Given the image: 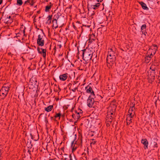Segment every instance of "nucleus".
<instances>
[{
  "label": "nucleus",
  "instance_id": "nucleus-54",
  "mask_svg": "<svg viewBox=\"0 0 160 160\" xmlns=\"http://www.w3.org/2000/svg\"><path fill=\"white\" fill-rule=\"evenodd\" d=\"M78 81H74L72 83V85H74L75 84H76L77 83H78Z\"/></svg>",
  "mask_w": 160,
  "mask_h": 160
},
{
  "label": "nucleus",
  "instance_id": "nucleus-6",
  "mask_svg": "<svg viewBox=\"0 0 160 160\" xmlns=\"http://www.w3.org/2000/svg\"><path fill=\"white\" fill-rule=\"evenodd\" d=\"M156 75L155 72L151 71L150 73H148V79L151 82H153L155 79Z\"/></svg>",
  "mask_w": 160,
  "mask_h": 160
},
{
  "label": "nucleus",
  "instance_id": "nucleus-57",
  "mask_svg": "<svg viewBox=\"0 0 160 160\" xmlns=\"http://www.w3.org/2000/svg\"><path fill=\"white\" fill-rule=\"evenodd\" d=\"M57 46L58 47H59V48H61L62 46V45L61 44H58Z\"/></svg>",
  "mask_w": 160,
  "mask_h": 160
},
{
  "label": "nucleus",
  "instance_id": "nucleus-64",
  "mask_svg": "<svg viewBox=\"0 0 160 160\" xmlns=\"http://www.w3.org/2000/svg\"><path fill=\"white\" fill-rule=\"evenodd\" d=\"M74 158L75 160H77V158L76 156L74 155Z\"/></svg>",
  "mask_w": 160,
  "mask_h": 160
},
{
  "label": "nucleus",
  "instance_id": "nucleus-20",
  "mask_svg": "<svg viewBox=\"0 0 160 160\" xmlns=\"http://www.w3.org/2000/svg\"><path fill=\"white\" fill-rule=\"evenodd\" d=\"M52 15H49L47 17L48 19L47 20L46 23H48L50 24L51 23Z\"/></svg>",
  "mask_w": 160,
  "mask_h": 160
},
{
  "label": "nucleus",
  "instance_id": "nucleus-53",
  "mask_svg": "<svg viewBox=\"0 0 160 160\" xmlns=\"http://www.w3.org/2000/svg\"><path fill=\"white\" fill-rule=\"evenodd\" d=\"M133 108H131V107L130 108V109L129 111V113H130V112H133Z\"/></svg>",
  "mask_w": 160,
  "mask_h": 160
},
{
  "label": "nucleus",
  "instance_id": "nucleus-48",
  "mask_svg": "<svg viewBox=\"0 0 160 160\" xmlns=\"http://www.w3.org/2000/svg\"><path fill=\"white\" fill-rule=\"evenodd\" d=\"M153 146H154L153 147L154 148H157L158 147V145H157V143L154 142Z\"/></svg>",
  "mask_w": 160,
  "mask_h": 160
},
{
  "label": "nucleus",
  "instance_id": "nucleus-7",
  "mask_svg": "<svg viewBox=\"0 0 160 160\" xmlns=\"http://www.w3.org/2000/svg\"><path fill=\"white\" fill-rule=\"evenodd\" d=\"M116 50H113L112 48H110L108 51L107 57L109 58H116L115 56Z\"/></svg>",
  "mask_w": 160,
  "mask_h": 160
},
{
  "label": "nucleus",
  "instance_id": "nucleus-13",
  "mask_svg": "<svg viewBox=\"0 0 160 160\" xmlns=\"http://www.w3.org/2000/svg\"><path fill=\"white\" fill-rule=\"evenodd\" d=\"M61 14L59 12H58L55 14L54 16L53 19L52 21V22H54V21H57L58 19L59 18L60 16H61Z\"/></svg>",
  "mask_w": 160,
  "mask_h": 160
},
{
  "label": "nucleus",
  "instance_id": "nucleus-33",
  "mask_svg": "<svg viewBox=\"0 0 160 160\" xmlns=\"http://www.w3.org/2000/svg\"><path fill=\"white\" fill-rule=\"evenodd\" d=\"M19 8H18L17 9H16V10L15 11H14V14H15V16L18 15V16H20L19 15Z\"/></svg>",
  "mask_w": 160,
  "mask_h": 160
},
{
  "label": "nucleus",
  "instance_id": "nucleus-40",
  "mask_svg": "<svg viewBox=\"0 0 160 160\" xmlns=\"http://www.w3.org/2000/svg\"><path fill=\"white\" fill-rule=\"evenodd\" d=\"M107 126H109L110 125V124L112 122V121L110 120H108L107 121Z\"/></svg>",
  "mask_w": 160,
  "mask_h": 160
},
{
  "label": "nucleus",
  "instance_id": "nucleus-26",
  "mask_svg": "<svg viewBox=\"0 0 160 160\" xmlns=\"http://www.w3.org/2000/svg\"><path fill=\"white\" fill-rule=\"evenodd\" d=\"M52 23H53L52 27H54L55 29L58 28V26L57 21H54V22H52Z\"/></svg>",
  "mask_w": 160,
  "mask_h": 160
},
{
  "label": "nucleus",
  "instance_id": "nucleus-9",
  "mask_svg": "<svg viewBox=\"0 0 160 160\" xmlns=\"http://www.w3.org/2000/svg\"><path fill=\"white\" fill-rule=\"evenodd\" d=\"M93 4H92V6H90L89 7V2H88V9L89 10V9H97L98 8L99 6L100 5V3H98L96 4H95V5H93Z\"/></svg>",
  "mask_w": 160,
  "mask_h": 160
},
{
  "label": "nucleus",
  "instance_id": "nucleus-18",
  "mask_svg": "<svg viewBox=\"0 0 160 160\" xmlns=\"http://www.w3.org/2000/svg\"><path fill=\"white\" fill-rule=\"evenodd\" d=\"M115 116L110 115L108 113L106 117V121L109 119L110 120L112 121V120L115 118Z\"/></svg>",
  "mask_w": 160,
  "mask_h": 160
},
{
  "label": "nucleus",
  "instance_id": "nucleus-21",
  "mask_svg": "<svg viewBox=\"0 0 160 160\" xmlns=\"http://www.w3.org/2000/svg\"><path fill=\"white\" fill-rule=\"evenodd\" d=\"M113 106H114V108H115L112 111V112H108V113H109L110 115L115 116V113H114L116 111V109L117 108V106H116L115 105H113Z\"/></svg>",
  "mask_w": 160,
  "mask_h": 160
},
{
  "label": "nucleus",
  "instance_id": "nucleus-27",
  "mask_svg": "<svg viewBox=\"0 0 160 160\" xmlns=\"http://www.w3.org/2000/svg\"><path fill=\"white\" fill-rule=\"evenodd\" d=\"M51 5H47L45 7V11L46 12H48L51 9Z\"/></svg>",
  "mask_w": 160,
  "mask_h": 160
},
{
  "label": "nucleus",
  "instance_id": "nucleus-22",
  "mask_svg": "<svg viewBox=\"0 0 160 160\" xmlns=\"http://www.w3.org/2000/svg\"><path fill=\"white\" fill-rule=\"evenodd\" d=\"M150 69L151 70V71L155 72L156 70H157V67L155 65H152Z\"/></svg>",
  "mask_w": 160,
  "mask_h": 160
},
{
  "label": "nucleus",
  "instance_id": "nucleus-28",
  "mask_svg": "<svg viewBox=\"0 0 160 160\" xmlns=\"http://www.w3.org/2000/svg\"><path fill=\"white\" fill-rule=\"evenodd\" d=\"M91 95L89 96V97H91V98H96V96L95 95L94 92L93 90L92 92L90 93Z\"/></svg>",
  "mask_w": 160,
  "mask_h": 160
},
{
  "label": "nucleus",
  "instance_id": "nucleus-63",
  "mask_svg": "<svg viewBox=\"0 0 160 160\" xmlns=\"http://www.w3.org/2000/svg\"><path fill=\"white\" fill-rule=\"evenodd\" d=\"M53 4H52V3L51 2H50L49 3V5H51V7H52V6Z\"/></svg>",
  "mask_w": 160,
  "mask_h": 160
},
{
  "label": "nucleus",
  "instance_id": "nucleus-38",
  "mask_svg": "<svg viewBox=\"0 0 160 160\" xmlns=\"http://www.w3.org/2000/svg\"><path fill=\"white\" fill-rule=\"evenodd\" d=\"M92 141L90 143V146L91 147L92 145H95L96 144V141L94 139H92L91 140Z\"/></svg>",
  "mask_w": 160,
  "mask_h": 160
},
{
  "label": "nucleus",
  "instance_id": "nucleus-47",
  "mask_svg": "<svg viewBox=\"0 0 160 160\" xmlns=\"http://www.w3.org/2000/svg\"><path fill=\"white\" fill-rule=\"evenodd\" d=\"M72 147V151H75L77 149V147H75L74 145L73 146V147Z\"/></svg>",
  "mask_w": 160,
  "mask_h": 160
},
{
  "label": "nucleus",
  "instance_id": "nucleus-15",
  "mask_svg": "<svg viewBox=\"0 0 160 160\" xmlns=\"http://www.w3.org/2000/svg\"><path fill=\"white\" fill-rule=\"evenodd\" d=\"M139 3L142 6V8L144 10H148V8L146 4L142 1L139 2Z\"/></svg>",
  "mask_w": 160,
  "mask_h": 160
},
{
  "label": "nucleus",
  "instance_id": "nucleus-50",
  "mask_svg": "<svg viewBox=\"0 0 160 160\" xmlns=\"http://www.w3.org/2000/svg\"><path fill=\"white\" fill-rule=\"evenodd\" d=\"M16 4L20 6V0H17Z\"/></svg>",
  "mask_w": 160,
  "mask_h": 160
},
{
  "label": "nucleus",
  "instance_id": "nucleus-16",
  "mask_svg": "<svg viewBox=\"0 0 160 160\" xmlns=\"http://www.w3.org/2000/svg\"><path fill=\"white\" fill-rule=\"evenodd\" d=\"M53 107V105H49L47 107H45L44 108V110L47 111V112H49L51 111Z\"/></svg>",
  "mask_w": 160,
  "mask_h": 160
},
{
  "label": "nucleus",
  "instance_id": "nucleus-52",
  "mask_svg": "<svg viewBox=\"0 0 160 160\" xmlns=\"http://www.w3.org/2000/svg\"><path fill=\"white\" fill-rule=\"evenodd\" d=\"M72 117L73 118H75V119H76V115L75 114H72Z\"/></svg>",
  "mask_w": 160,
  "mask_h": 160
},
{
  "label": "nucleus",
  "instance_id": "nucleus-56",
  "mask_svg": "<svg viewBox=\"0 0 160 160\" xmlns=\"http://www.w3.org/2000/svg\"><path fill=\"white\" fill-rule=\"evenodd\" d=\"M153 46L154 47H156L157 48V49H156V50H157V49H158V46H157V45H156V44H153Z\"/></svg>",
  "mask_w": 160,
  "mask_h": 160
},
{
  "label": "nucleus",
  "instance_id": "nucleus-19",
  "mask_svg": "<svg viewBox=\"0 0 160 160\" xmlns=\"http://www.w3.org/2000/svg\"><path fill=\"white\" fill-rule=\"evenodd\" d=\"M99 1L98 0H91L89 2V4H90V6H92V4H93V5L96 4L98 3Z\"/></svg>",
  "mask_w": 160,
  "mask_h": 160
},
{
  "label": "nucleus",
  "instance_id": "nucleus-45",
  "mask_svg": "<svg viewBox=\"0 0 160 160\" xmlns=\"http://www.w3.org/2000/svg\"><path fill=\"white\" fill-rule=\"evenodd\" d=\"M45 122L46 124H47L48 123V120L46 117H45Z\"/></svg>",
  "mask_w": 160,
  "mask_h": 160
},
{
  "label": "nucleus",
  "instance_id": "nucleus-34",
  "mask_svg": "<svg viewBox=\"0 0 160 160\" xmlns=\"http://www.w3.org/2000/svg\"><path fill=\"white\" fill-rule=\"evenodd\" d=\"M30 136H31L32 139L34 140L35 141H37V140H38L39 138L38 136L37 138H35V136H33L32 135V134L31 133L30 134Z\"/></svg>",
  "mask_w": 160,
  "mask_h": 160
},
{
  "label": "nucleus",
  "instance_id": "nucleus-60",
  "mask_svg": "<svg viewBox=\"0 0 160 160\" xmlns=\"http://www.w3.org/2000/svg\"><path fill=\"white\" fill-rule=\"evenodd\" d=\"M126 122H127V125H129L131 123L130 122H128L127 121H126Z\"/></svg>",
  "mask_w": 160,
  "mask_h": 160
},
{
  "label": "nucleus",
  "instance_id": "nucleus-46",
  "mask_svg": "<svg viewBox=\"0 0 160 160\" xmlns=\"http://www.w3.org/2000/svg\"><path fill=\"white\" fill-rule=\"evenodd\" d=\"M31 1L30 2V4L32 6L34 4V1L33 0H31Z\"/></svg>",
  "mask_w": 160,
  "mask_h": 160
},
{
  "label": "nucleus",
  "instance_id": "nucleus-41",
  "mask_svg": "<svg viewBox=\"0 0 160 160\" xmlns=\"http://www.w3.org/2000/svg\"><path fill=\"white\" fill-rule=\"evenodd\" d=\"M86 153L83 152L82 154V157H85L86 160H87V156L86 155Z\"/></svg>",
  "mask_w": 160,
  "mask_h": 160
},
{
  "label": "nucleus",
  "instance_id": "nucleus-31",
  "mask_svg": "<svg viewBox=\"0 0 160 160\" xmlns=\"http://www.w3.org/2000/svg\"><path fill=\"white\" fill-rule=\"evenodd\" d=\"M96 96V98L97 99H95V100H100L102 98V97L101 95L97 94Z\"/></svg>",
  "mask_w": 160,
  "mask_h": 160
},
{
  "label": "nucleus",
  "instance_id": "nucleus-44",
  "mask_svg": "<svg viewBox=\"0 0 160 160\" xmlns=\"http://www.w3.org/2000/svg\"><path fill=\"white\" fill-rule=\"evenodd\" d=\"M78 89V87H76L75 88H74L73 89H71V90L73 91V92H75L76 91V90H77Z\"/></svg>",
  "mask_w": 160,
  "mask_h": 160
},
{
  "label": "nucleus",
  "instance_id": "nucleus-24",
  "mask_svg": "<svg viewBox=\"0 0 160 160\" xmlns=\"http://www.w3.org/2000/svg\"><path fill=\"white\" fill-rule=\"evenodd\" d=\"M78 139H79V143L81 147L82 146V135L79 136Z\"/></svg>",
  "mask_w": 160,
  "mask_h": 160
},
{
  "label": "nucleus",
  "instance_id": "nucleus-39",
  "mask_svg": "<svg viewBox=\"0 0 160 160\" xmlns=\"http://www.w3.org/2000/svg\"><path fill=\"white\" fill-rule=\"evenodd\" d=\"M76 114V119H77V121L78 119H79V118L81 117L80 116V114L79 113H78V112L75 113Z\"/></svg>",
  "mask_w": 160,
  "mask_h": 160
},
{
  "label": "nucleus",
  "instance_id": "nucleus-55",
  "mask_svg": "<svg viewBox=\"0 0 160 160\" xmlns=\"http://www.w3.org/2000/svg\"><path fill=\"white\" fill-rule=\"evenodd\" d=\"M69 158H70V160H72V154H71L69 155Z\"/></svg>",
  "mask_w": 160,
  "mask_h": 160
},
{
  "label": "nucleus",
  "instance_id": "nucleus-35",
  "mask_svg": "<svg viewBox=\"0 0 160 160\" xmlns=\"http://www.w3.org/2000/svg\"><path fill=\"white\" fill-rule=\"evenodd\" d=\"M5 21H6V23H11L12 22V19H8V18H7L5 20Z\"/></svg>",
  "mask_w": 160,
  "mask_h": 160
},
{
  "label": "nucleus",
  "instance_id": "nucleus-25",
  "mask_svg": "<svg viewBox=\"0 0 160 160\" xmlns=\"http://www.w3.org/2000/svg\"><path fill=\"white\" fill-rule=\"evenodd\" d=\"M37 82V81H35V82L32 79H30L29 81V83L32 85L34 86L36 84V82Z\"/></svg>",
  "mask_w": 160,
  "mask_h": 160
},
{
  "label": "nucleus",
  "instance_id": "nucleus-29",
  "mask_svg": "<svg viewBox=\"0 0 160 160\" xmlns=\"http://www.w3.org/2000/svg\"><path fill=\"white\" fill-rule=\"evenodd\" d=\"M55 114L56 115L54 116L55 118H59V120L60 118L61 115L60 112H59L58 113L56 112Z\"/></svg>",
  "mask_w": 160,
  "mask_h": 160
},
{
  "label": "nucleus",
  "instance_id": "nucleus-42",
  "mask_svg": "<svg viewBox=\"0 0 160 160\" xmlns=\"http://www.w3.org/2000/svg\"><path fill=\"white\" fill-rule=\"evenodd\" d=\"M50 118H51V120H53L55 121H57V120H56V118H55V116H54V117L51 116L50 117Z\"/></svg>",
  "mask_w": 160,
  "mask_h": 160
},
{
  "label": "nucleus",
  "instance_id": "nucleus-62",
  "mask_svg": "<svg viewBox=\"0 0 160 160\" xmlns=\"http://www.w3.org/2000/svg\"><path fill=\"white\" fill-rule=\"evenodd\" d=\"M31 1V0H28L27 1H26L25 2H28L30 3V2Z\"/></svg>",
  "mask_w": 160,
  "mask_h": 160
},
{
  "label": "nucleus",
  "instance_id": "nucleus-5",
  "mask_svg": "<svg viewBox=\"0 0 160 160\" xmlns=\"http://www.w3.org/2000/svg\"><path fill=\"white\" fill-rule=\"evenodd\" d=\"M95 100L94 98H92L91 97H89L87 100V104L89 108L93 107Z\"/></svg>",
  "mask_w": 160,
  "mask_h": 160
},
{
  "label": "nucleus",
  "instance_id": "nucleus-8",
  "mask_svg": "<svg viewBox=\"0 0 160 160\" xmlns=\"http://www.w3.org/2000/svg\"><path fill=\"white\" fill-rule=\"evenodd\" d=\"M37 50L38 52L42 54L44 58L46 57V50L42 48H40L39 47L37 48Z\"/></svg>",
  "mask_w": 160,
  "mask_h": 160
},
{
  "label": "nucleus",
  "instance_id": "nucleus-2",
  "mask_svg": "<svg viewBox=\"0 0 160 160\" xmlns=\"http://www.w3.org/2000/svg\"><path fill=\"white\" fill-rule=\"evenodd\" d=\"M9 90L8 87L3 86L0 90V98L1 99H3L6 97Z\"/></svg>",
  "mask_w": 160,
  "mask_h": 160
},
{
  "label": "nucleus",
  "instance_id": "nucleus-12",
  "mask_svg": "<svg viewBox=\"0 0 160 160\" xmlns=\"http://www.w3.org/2000/svg\"><path fill=\"white\" fill-rule=\"evenodd\" d=\"M68 74L67 73L61 74L59 76V79L62 81H65L68 78Z\"/></svg>",
  "mask_w": 160,
  "mask_h": 160
},
{
  "label": "nucleus",
  "instance_id": "nucleus-37",
  "mask_svg": "<svg viewBox=\"0 0 160 160\" xmlns=\"http://www.w3.org/2000/svg\"><path fill=\"white\" fill-rule=\"evenodd\" d=\"M126 121L128 122H129L130 123L132 122V117H128L127 118Z\"/></svg>",
  "mask_w": 160,
  "mask_h": 160
},
{
  "label": "nucleus",
  "instance_id": "nucleus-32",
  "mask_svg": "<svg viewBox=\"0 0 160 160\" xmlns=\"http://www.w3.org/2000/svg\"><path fill=\"white\" fill-rule=\"evenodd\" d=\"M19 8H18L17 9H16V10L15 11H14V14H15V16L18 15V16H20L19 15Z\"/></svg>",
  "mask_w": 160,
  "mask_h": 160
},
{
  "label": "nucleus",
  "instance_id": "nucleus-1",
  "mask_svg": "<svg viewBox=\"0 0 160 160\" xmlns=\"http://www.w3.org/2000/svg\"><path fill=\"white\" fill-rule=\"evenodd\" d=\"M81 51L82 52V56L84 60L88 61L91 60L93 54L92 51L87 48L84 49Z\"/></svg>",
  "mask_w": 160,
  "mask_h": 160
},
{
  "label": "nucleus",
  "instance_id": "nucleus-59",
  "mask_svg": "<svg viewBox=\"0 0 160 160\" xmlns=\"http://www.w3.org/2000/svg\"><path fill=\"white\" fill-rule=\"evenodd\" d=\"M56 46H54V48H53V50L55 52L56 51Z\"/></svg>",
  "mask_w": 160,
  "mask_h": 160
},
{
  "label": "nucleus",
  "instance_id": "nucleus-49",
  "mask_svg": "<svg viewBox=\"0 0 160 160\" xmlns=\"http://www.w3.org/2000/svg\"><path fill=\"white\" fill-rule=\"evenodd\" d=\"M76 138H75V139L72 142V143H71V147H72L74 145V141L75 140Z\"/></svg>",
  "mask_w": 160,
  "mask_h": 160
},
{
  "label": "nucleus",
  "instance_id": "nucleus-14",
  "mask_svg": "<svg viewBox=\"0 0 160 160\" xmlns=\"http://www.w3.org/2000/svg\"><path fill=\"white\" fill-rule=\"evenodd\" d=\"M16 36L14 37V41L16 42H20V33L19 32H18L17 33H16Z\"/></svg>",
  "mask_w": 160,
  "mask_h": 160
},
{
  "label": "nucleus",
  "instance_id": "nucleus-11",
  "mask_svg": "<svg viewBox=\"0 0 160 160\" xmlns=\"http://www.w3.org/2000/svg\"><path fill=\"white\" fill-rule=\"evenodd\" d=\"M146 24H144L141 26V32L142 34H144L145 36H146V34H147L146 31Z\"/></svg>",
  "mask_w": 160,
  "mask_h": 160
},
{
  "label": "nucleus",
  "instance_id": "nucleus-36",
  "mask_svg": "<svg viewBox=\"0 0 160 160\" xmlns=\"http://www.w3.org/2000/svg\"><path fill=\"white\" fill-rule=\"evenodd\" d=\"M78 112V113H79L80 114L82 115V110L80 108H78L77 110H76L75 111V113Z\"/></svg>",
  "mask_w": 160,
  "mask_h": 160
},
{
  "label": "nucleus",
  "instance_id": "nucleus-10",
  "mask_svg": "<svg viewBox=\"0 0 160 160\" xmlns=\"http://www.w3.org/2000/svg\"><path fill=\"white\" fill-rule=\"evenodd\" d=\"M141 142L144 145V149H148V142L146 138L142 139Z\"/></svg>",
  "mask_w": 160,
  "mask_h": 160
},
{
  "label": "nucleus",
  "instance_id": "nucleus-51",
  "mask_svg": "<svg viewBox=\"0 0 160 160\" xmlns=\"http://www.w3.org/2000/svg\"><path fill=\"white\" fill-rule=\"evenodd\" d=\"M72 26L73 27V28H74V29L76 30V29H77V28L75 26V24H74V22H73L72 23Z\"/></svg>",
  "mask_w": 160,
  "mask_h": 160
},
{
  "label": "nucleus",
  "instance_id": "nucleus-4",
  "mask_svg": "<svg viewBox=\"0 0 160 160\" xmlns=\"http://www.w3.org/2000/svg\"><path fill=\"white\" fill-rule=\"evenodd\" d=\"M116 58H109L107 57V62L108 64V66L109 68L111 67L113 65V63L115 62Z\"/></svg>",
  "mask_w": 160,
  "mask_h": 160
},
{
  "label": "nucleus",
  "instance_id": "nucleus-30",
  "mask_svg": "<svg viewBox=\"0 0 160 160\" xmlns=\"http://www.w3.org/2000/svg\"><path fill=\"white\" fill-rule=\"evenodd\" d=\"M25 27H24L22 25L21 27V31H23V33L24 34V36H26L25 34Z\"/></svg>",
  "mask_w": 160,
  "mask_h": 160
},
{
  "label": "nucleus",
  "instance_id": "nucleus-61",
  "mask_svg": "<svg viewBox=\"0 0 160 160\" xmlns=\"http://www.w3.org/2000/svg\"><path fill=\"white\" fill-rule=\"evenodd\" d=\"M79 52H78V53H77L78 54L77 55V58H78V59H79V56H78V54H79Z\"/></svg>",
  "mask_w": 160,
  "mask_h": 160
},
{
  "label": "nucleus",
  "instance_id": "nucleus-58",
  "mask_svg": "<svg viewBox=\"0 0 160 160\" xmlns=\"http://www.w3.org/2000/svg\"><path fill=\"white\" fill-rule=\"evenodd\" d=\"M87 154L88 155L89 153V149L88 148H87Z\"/></svg>",
  "mask_w": 160,
  "mask_h": 160
},
{
  "label": "nucleus",
  "instance_id": "nucleus-17",
  "mask_svg": "<svg viewBox=\"0 0 160 160\" xmlns=\"http://www.w3.org/2000/svg\"><path fill=\"white\" fill-rule=\"evenodd\" d=\"M153 56V55L152 53L150 55L146 56L145 58V61L147 62H149L151 59V56L152 57Z\"/></svg>",
  "mask_w": 160,
  "mask_h": 160
},
{
  "label": "nucleus",
  "instance_id": "nucleus-3",
  "mask_svg": "<svg viewBox=\"0 0 160 160\" xmlns=\"http://www.w3.org/2000/svg\"><path fill=\"white\" fill-rule=\"evenodd\" d=\"M45 38V35L43 32L41 34L38 35L37 40V43L38 46H42L44 45Z\"/></svg>",
  "mask_w": 160,
  "mask_h": 160
},
{
  "label": "nucleus",
  "instance_id": "nucleus-23",
  "mask_svg": "<svg viewBox=\"0 0 160 160\" xmlns=\"http://www.w3.org/2000/svg\"><path fill=\"white\" fill-rule=\"evenodd\" d=\"M88 87V86L86 87L85 88L86 89H87V92L88 93H90L93 91V90L92 88L90 86L87 89V88Z\"/></svg>",
  "mask_w": 160,
  "mask_h": 160
},
{
  "label": "nucleus",
  "instance_id": "nucleus-43",
  "mask_svg": "<svg viewBox=\"0 0 160 160\" xmlns=\"http://www.w3.org/2000/svg\"><path fill=\"white\" fill-rule=\"evenodd\" d=\"M131 105H132V106L130 107L131 108H134V109H135L134 106L135 105L134 103L132 102L131 103Z\"/></svg>",
  "mask_w": 160,
  "mask_h": 160
}]
</instances>
